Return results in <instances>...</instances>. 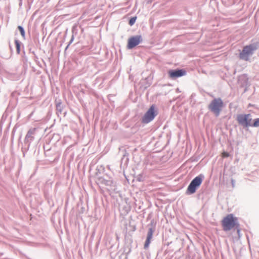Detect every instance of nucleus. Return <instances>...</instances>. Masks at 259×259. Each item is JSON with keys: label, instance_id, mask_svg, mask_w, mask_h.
<instances>
[{"label": "nucleus", "instance_id": "1a4fd4ad", "mask_svg": "<svg viewBox=\"0 0 259 259\" xmlns=\"http://www.w3.org/2000/svg\"><path fill=\"white\" fill-rule=\"evenodd\" d=\"M153 233V230L152 228H150L148 230L147 239L145 241V244H144V248H147L149 247V244L150 243L151 240L152 238Z\"/></svg>", "mask_w": 259, "mask_h": 259}, {"label": "nucleus", "instance_id": "9d476101", "mask_svg": "<svg viewBox=\"0 0 259 259\" xmlns=\"http://www.w3.org/2000/svg\"><path fill=\"white\" fill-rule=\"evenodd\" d=\"M35 131H36L35 128H33L30 129L28 131V132L25 138L26 139L29 140H33V135H34V134L35 133Z\"/></svg>", "mask_w": 259, "mask_h": 259}, {"label": "nucleus", "instance_id": "39448f33", "mask_svg": "<svg viewBox=\"0 0 259 259\" xmlns=\"http://www.w3.org/2000/svg\"><path fill=\"white\" fill-rule=\"evenodd\" d=\"M236 120L238 124L243 127H247L252 126V118L250 114H238L236 117Z\"/></svg>", "mask_w": 259, "mask_h": 259}, {"label": "nucleus", "instance_id": "f257e3e1", "mask_svg": "<svg viewBox=\"0 0 259 259\" xmlns=\"http://www.w3.org/2000/svg\"><path fill=\"white\" fill-rule=\"evenodd\" d=\"M223 229L225 231H229L234 227L238 228L239 224L237 219L234 217L233 214H228L222 221Z\"/></svg>", "mask_w": 259, "mask_h": 259}, {"label": "nucleus", "instance_id": "f03ea898", "mask_svg": "<svg viewBox=\"0 0 259 259\" xmlns=\"http://www.w3.org/2000/svg\"><path fill=\"white\" fill-rule=\"evenodd\" d=\"M257 49V44H250L244 47L242 52L239 54L240 58L247 61L249 59V57L251 55L253 52Z\"/></svg>", "mask_w": 259, "mask_h": 259}, {"label": "nucleus", "instance_id": "423d86ee", "mask_svg": "<svg viewBox=\"0 0 259 259\" xmlns=\"http://www.w3.org/2000/svg\"><path fill=\"white\" fill-rule=\"evenodd\" d=\"M157 114V113L156 110L155 106L153 105L149 108L142 118V122L145 124L150 122L155 118Z\"/></svg>", "mask_w": 259, "mask_h": 259}, {"label": "nucleus", "instance_id": "6e6552de", "mask_svg": "<svg viewBox=\"0 0 259 259\" xmlns=\"http://www.w3.org/2000/svg\"><path fill=\"white\" fill-rule=\"evenodd\" d=\"M169 76L171 78H176L177 77H179L182 76H184L186 74V71L184 69H179V70H170L168 72Z\"/></svg>", "mask_w": 259, "mask_h": 259}, {"label": "nucleus", "instance_id": "f8f14e48", "mask_svg": "<svg viewBox=\"0 0 259 259\" xmlns=\"http://www.w3.org/2000/svg\"><path fill=\"white\" fill-rule=\"evenodd\" d=\"M18 29L19 30L22 36L23 37H25V31H24V29L23 28V27L21 26H19L18 27Z\"/></svg>", "mask_w": 259, "mask_h": 259}, {"label": "nucleus", "instance_id": "ddd939ff", "mask_svg": "<svg viewBox=\"0 0 259 259\" xmlns=\"http://www.w3.org/2000/svg\"><path fill=\"white\" fill-rule=\"evenodd\" d=\"M259 126V118H256L254 120V122H252V126L254 127H257Z\"/></svg>", "mask_w": 259, "mask_h": 259}, {"label": "nucleus", "instance_id": "4468645a", "mask_svg": "<svg viewBox=\"0 0 259 259\" xmlns=\"http://www.w3.org/2000/svg\"><path fill=\"white\" fill-rule=\"evenodd\" d=\"M136 20V17L132 18L129 21V24L131 26H132L135 23Z\"/></svg>", "mask_w": 259, "mask_h": 259}, {"label": "nucleus", "instance_id": "0eeeda50", "mask_svg": "<svg viewBox=\"0 0 259 259\" xmlns=\"http://www.w3.org/2000/svg\"><path fill=\"white\" fill-rule=\"evenodd\" d=\"M142 38L140 35H137L130 37L128 40L127 48L132 49L138 45L141 41Z\"/></svg>", "mask_w": 259, "mask_h": 259}, {"label": "nucleus", "instance_id": "2eb2a0df", "mask_svg": "<svg viewBox=\"0 0 259 259\" xmlns=\"http://www.w3.org/2000/svg\"><path fill=\"white\" fill-rule=\"evenodd\" d=\"M230 156V154L229 153L227 152H223L222 153V156L224 158L225 157H228Z\"/></svg>", "mask_w": 259, "mask_h": 259}, {"label": "nucleus", "instance_id": "20e7f679", "mask_svg": "<svg viewBox=\"0 0 259 259\" xmlns=\"http://www.w3.org/2000/svg\"><path fill=\"white\" fill-rule=\"evenodd\" d=\"M203 176L199 175L195 177L190 183L187 188V192L190 194H193L198 188L202 183Z\"/></svg>", "mask_w": 259, "mask_h": 259}, {"label": "nucleus", "instance_id": "9b49d317", "mask_svg": "<svg viewBox=\"0 0 259 259\" xmlns=\"http://www.w3.org/2000/svg\"><path fill=\"white\" fill-rule=\"evenodd\" d=\"M15 44L16 45L17 52L19 54L20 52V44L18 40L16 39L15 40Z\"/></svg>", "mask_w": 259, "mask_h": 259}, {"label": "nucleus", "instance_id": "7ed1b4c3", "mask_svg": "<svg viewBox=\"0 0 259 259\" xmlns=\"http://www.w3.org/2000/svg\"><path fill=\"white\" fill-rule=\"evenodd\" d=\"M224 106V103L221 98L213 99L208 106L209 109L218 116Z\"/></svg>", "mask_w": 259, "mask_h": 259}]
</instances>
